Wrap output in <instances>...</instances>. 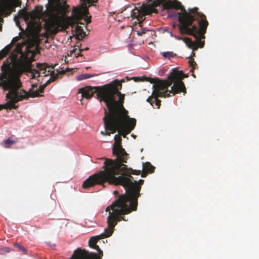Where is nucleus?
Listing matches in <instances>:
<instances>
[{"instance_id": "1", "label": "nucleus", "mask_w": 259, "mask_h": 259, "mask_svg": "<svg viewBox=\"0 0 259 259\" xmlns=\"http://www.w3.org/2000/svg\"><path fill=\"white\" fill-rule=\"evenodd\" d=\"M115 185L122 186L125 190L124 194L120 195L110 205L108 206L105 211L108 212L107 222L109 224V233H112L113 227L121 221H127L123 215L127 214L133 211L137 210L138 199L140 196L141 186L144 181L134 180L132 175H139L141 170H134L127 168L125 164L116 170Z\"/></svg>"}, {"instance_id": "2", "label": "nucleus", "mask_w": 259, "mask_h": 259, "mask_svg": "<svg viewBox=\"0 0 259 259\" xmlns=\"http://www.w3.org/2000/svg\"><path fill=\"white\" fill-rule=\"evenodd\" d=\"M36 67V68H33L32 65H30L27 67L28 71L31 73V78L39 77L41 74L44 76L51 75L50 78L38 88L36 83H32L31 88L28 92H26L24 90L21 89V82L19 79L6 77L2 81L1 84L5 90L9 91L8 93L6 94V98L9 101L4 104L0 105V110L3 109H16L18 108V106L15 104L19 101L27 99L29 97L34 98L42 96L41 95H40L39 93H44L47 85L58 79L60 75L65 73V71L63 70L56 73L54 71L52 70L53 67L47 70V69L49 68V66L46 63H37Z\"/></svg>"}, {"instance_id": "3", "label": "nucleus", "mask_w": 259, "mask_h": 259, "mask_svg": "<svg viewBox=\"0 0 259 259\" xmlns=\"http://www.w3.org/2000/svg\"><path fill=\"white\" fill-rule=\"evenodd\" d=\"M84 7L82 8L74 7L72 10L71 17H67L69 6L64 0H49L46 6V10L44 12V19L49 29H58L63 25H72L84 18V21L88 24L91 22V16H88L89 14L88 7L93 5L94 2L97 1L91 0L90 3L82 1Z\"/></svg>"}, {"instance_id": "4", "label": "nucleus", "mask_w": 259, "mask_h": 259, "mask_svg": "<svg viewBox=\"0 0 259 259\" xmlns=\"http://www.w3.org/2000/svg\"><path fill=\"white\" fill-rule=\"evenodd\" d=\"M124 98L120 97L118 103L109 111L105 108L103 120L105 128L110 130L112 133L118 131V135L125 138L135 128L136 119L128 115V112L123 106Z\"/></svg>"}, {"instance_id": "5", "label": "nucleus", "mask_w": 259, "mask_h": 259, "mask_svg": "<svg viewBox=\"0 0 259 259\" xmlns=\"http://www.w3.org/2000/svg\"><path fill=\"white\" fill-rule=\"evenodd\" d=\"M197 7L193 8L191 10V12L187 14L185 11H183L179 18V22L182 25L180 26V32L181 34H186L194 37L196 39L195 42L198 48L204 47L205 41L201 40L205 38V34L206 31L208 22L204 14L198 12Z\"/></svg>"}, {"instance_id": "6", "label": "nucleus", "mask_w": 259, "mask_h": 259, "mask_svg": "<svg viewBox=\"0 0 259 259\" xmlns=\"http://www.w3.org/2000/svg\"><path fill=\"white\" fill-rule=\"evenodd\" d=\"M124 81V79L121 81L115 79L103 86H86L79 89L78 93L81 94L82 99H91L95 94H97L98 99L105 103L109 111L118 103V100H116L117 97L118 99L121 96L125 97V95L119 91L122 89L121 82Z\"/></svg>"}, {"instance_id": "7", "label": "nucleus", "mask_w": 259, "mask_h": 259, "mask_svg": "<svg viewBox=\"0 0 259 259\" xmlns=\"http://www.w3.org/2000/svg\"><path fill=\"white\" fill-rule=\"evenodd\" d=\"M104 170L90 176L84 181L82 184L83 188L88 189L97 184L103 185L105 183L115 185L116 176L117 174L116 172V169L113 167V165L111 163L108 164L107 162H104Z\"/></svg>"}, {"instance_id": "8", "label": "nucleus", "mask_w": 259, "mask_h": 259, "mask_svg": "<svg viewBox=\"0 0 259 259\" xmlns=\"http://www.w3.org/2000/svg\"><path fill=\"white\" fill-rule=\"evenodd\" d=\"M108 224V227L105 229L104 232L100 235L92 236L90 238L89 241V245L90 247L97 250L98 251V254L93 252H89L85 249L81 248H77L76 249L71 257L69 259H101L103 255V251L100 249L99 246L96 244L97 242L100 239L109 237L113 234L114 227L112 230V233L109 235V224Z\"/></svg>"}, {"instance_id": "9", "label": "nucleus", "mask_w": 259, "mask_h": 259, "mask_svg": "<svg viewBox=\"0 0 259 259\" xmlns=\"http://www.w3.org/2000/svg\"><path fill=\"white\" fill-rule=\"evenodd\" d=\"M145 79L143 80L150 81L153 85V91L151 96L149 97L147 99V102H149L153 108L159 109L161 105V100L159 97H168L170 96L169 91L168 88L170 86L171 82H168L162 80L158 79L154 82L153 79H151L146 77H143Z\"/></svg>"}, {"instance_id": "10", "label": "nucleus", "mask_w": 259, "mask_h": 259, "mask_svg": "<svg viewBox=\"0 0 259 259\" xmlns=\"http://www.w3.org/2000/svg\"><path fill=\"white\" fill-rule=\"evenodd\" d=\"M114 143L112 148L113 154L115 155L117 158L112 160L106 158L104 162H107L108 164L111 163L113 167L117 170L120 167L124 165V163H126L128 158V154L126 153L125 149L122 148L121 145L122 139L121 136L118 135H115L114 136Z\"/></svg>"}, {"instance_id": "11", "label": "nucleus", "mask_w": 259, "mask_h": 259, "mask_svg": "<svg viewBox=\"0 0 259 259\" xmlns=\"http://www.w3.org/2000/svg\"><path fill=\"white\" fill-rule=\"evenodd\" d=\"M152 2V7H157L160 4H162L164 9L168 10V16L170 17H178V20L179 21V18L183 13L184 11H185L187 14L190 13V11L193 8H189L187 11L182 3L179 1H171L169 0L166 2L165 0H150Z\"/></svg>"}, {"instance_id": "12", "label": "nucleus", "mask_w": 259, "mask_h": 259, "mask_svg": "<svg viewBox=\"0 0 259 259\" xmlns=\"http://www.w3.org/2000/svg\"><path fill=\"white\" fill-rule=\"evenodd\" d=\"M187 77L188 75L184 74L182 71H177L169 75L168 76L167 80H162V81H166L168 82H171L170 85L174 83L169 93H172L174 95L181 92L186 93V88L182 80Z\"/></svg>"}, {"instance_id": "13", "label": "nucleus", "mask_w": 259, "mask_h": 259, "mask_svg": "<svg viewBox=\"0 0 259 259\" xmlns=\"http://www.w3.org/2000/svg\"><path fill=\"white\" fill-rule=\"evenodd\" d=\"M21 0H4L0 5V13L5 16L15 11L16 7H20Z\"/></svg>"}, {"instance_id": "14", "label": "nucleus", "mask_w": 259, "mask_h": 259, "mask_svg": "<svg viewBox=\"0 0 259 259\" xmlns=\"http://www.w3.org/2000/svg\"><path fill=\"white\" fill-rule=\"evenodd\" d=\"M149 11L145 4L140 8L136 7L132 11L131 16L134 19H137L139 22H143L145 19V16L149 14Z\"/></svg>"}, {"instance_id": "15", "label": "nucleus", "mask_w": 259, "mask_h": 259, "mask_svg": "<svg viewBox=\"0 0 259 259\" xmlns=\"http://www.w3.org/2000/svg\"><path fill=\"white\" fill-rule=\"evenodd\" d=\"M77 22H76V23H75V24H73V25H70V26L73 28H74L75 34L76 35V38L79 40L82 39L85 35V33L83 31L82 27L81 26H79V24L84 25V23H83L81 22H79V21H77ZM69 25H63L62 26H60V27H62L63 28L66 29L67 28V27Z\"/></svg>"}, {"instance_id": "16", "label": "nucleus", "mask_w": 259, "mask_h": 259, "mask_svg": "<svg viewBox=\"0 0 259 259\" xmlns=\"http://www.w3.org/2000/svg\"><path fill=\"white\" fill-rule=\"evenodd\" d=\"M142 169L143 172L141 175V176L142 177H145L148 173L153 172L155 170V167L151 165L150 162H147L145 163H143Z\"/></svg>"}, {"instance_id": "17", "label": "nucleus", "mask_w": 259, "mask_h": 259, "mask_svg": "<svg viewBox=\"0 0 259 259\" xmlns=\"http://www.w3.org/2000/svg\"><path fill=\"white\" fill-rule=\"evenodd\" d=\"M142 22H139L140 27L139 29L137 30L138 35L143 36L145 33H149V34H150V33H154V31L143 27Z\"/></svg>"}, {"instance_id": "18", "label": "nucleus", "mask_w": 259, "mask_h": 259, "mask_svg": "<svg viewBox=\"0 0 259 259\" xmlns=\"http://www.w3.org/2000/svg\"><path fill=\"white\" fill-rule=\"evenodd\" d=\"M183 41L189 48L192 49L193 50H196L198 49L197 44L195 42L192 41L190 38L185 37L183 39Z\"/></svg>"}, {"instance_id": "19", "label": "nucleus", "mask_w": 259, "mask_h": 259, "mask_svg": "<svg viewBox=\"0 0 259 259\" xmlns=\"http://www.w3.org/2000/svg\"><path fill=\"white\" fill-rule=\"evenodd\" d=\"M12 46L11 45H7L4 49L0 51V60L6 57L11 51Z\"/></svg>"}, {"instance_id": "20", "label": "nucleus", "mask_w": 259, "mask_h": 259, "mask_svg": "<svg viewBox=\"0 0 259 259\" xmlns=\"http://www.w3.org/2000/svg\"><path fill=\"white\" fill-rule=\"evenodd\" d=\"M14 246L15 247H17L18 248V250L19 251L22 252L24 254H27V250L26 248L24 246H23L22 245L20 244L19 243H18V242L14 243Z\"/></svg>"}, {"instance_id": "21", "label": "nucleus", "mask_w": 259, "mask_h": 259, "mask_svg": "<svg viewBox=\"0 0 259 259\" xmlns=\"http://www.w3.org/2000/svg\"><path fill=\"white\" fill-rule=\"evenodd\" d=\"M16 142H17L16 140H12V138L10 137L6 140H4L3 142L5 144L4 147L5 148H9L12 145L15 143Z\"/></svg>"}, {"instance_id": "22", "label": "nucleus", "mask_w": 259, "mask_h": 259, "mask_svg": "<svg viewBox=\"0 0 259 259\" xmlns=\"http://www.w3.org/2000/svg\"><path fill=\"white\" fill-rule=\"evenodd\" d=\"M161 55L165 58L170 59L176 56V54L172 52H165L161 53Z\"/></svg>"}, {"instance_id": "23", "label": "nucleus", "mask_w": 259, "mask_h": 259, "mask_svg": "<svg viewBox=\"0 0 259 259\" xmlns=\"http://www.w3.org/2000/svg\"><path fill=\"white\" fill-rule=\"evenodd\" d=\"M93 76H94V75H91L90 74H83L78 75L77 77V78L78 80H81L91 78V77H93Z\"/></svg>"}, {"instance_id": "24", "label": "nucleus", "mask_w": 259, "mask_h": 259, "mask_svg": "<svg viewBox=\"0 0 259 259\" xmlns=\"http://www.w3.org/2000/svg\"><path fill=\"white\" fill-rule=\"evenodd\" d=\"M189 65L191 67L192 69L191 70V71H192L193 70H194L195 68V66H197V64L195 62V61L193 59H192L191 58L189 60Z\"/></svg>"}, {"instance_id": "25", "label": "nucleus", "mask_w": 259, "mask_h": 259, "mask_svg": "<svg viewBox=\"0 0 259 259\" xmlns=\"http://www.w3.org/2000/svg\"><path fill=\"white\" fill-rule=\"evenodd\" d=\"M105 130H106L105 132H103V131H101V134L102 135H103V136H110L111 135V134H112L110 130H107L106 128H105Z\"/></svg>"}, {"instance_id": "26", "label": "nucleus", "mask_w": 259, "mask_h": 259, "mask_svg": "<svg viewBox=\"0 0 259 259\" xmlns=\"http://www.w3.org/2000/svg\"><path fill=\"white\" fill-rule=\"evenodd\" d=\"M77 52V49H73L71 51H70L69 53H68V56H71L73 54L76 55V52Z\"/></svg>"}, {"instance_id": "27", "label": "nucleus", "mask_w": 259, "mask_h": 259, "mask_svg": "<svg viewBox=\"0 0 259 259\" xmlns=\"http://www.w3.org/2000/svg\"><path fill=\"white\" fill-rule=\"evenodd\" d=\"M154 34H155L154 32V33H150V34H149V33H145L144 35H143V36L145 39H147L150 37L152 36V35H153Z\"/></svg>"}, {"instance_id": "28", "label": "nucleus", "mask_w": 259, "mask_h": 259, "mask_svg": "<svg viewBox=\"0 0 259 259\" xmlns=\"http://www.w3.org/2000/svg\"><path fill=\"white\" fill-rule=\"evenodd\" d=\"M18 13L19 16L21 17H24L25 15V12L23 10H20Z\"/></svg>"}, {"instance_id": "29", "label": "nucleus", "mask_w": 259, "mask_h": 259, "mask_svg": "<svg viewBox=\"0 0 259 259\" xmlns=\"http://www.w3.org/2000/svg\"><path fill=\"white\" fill-rule=\"evenodd\" d=\"M180 24H181V23H180ZM181 25H182V24H181V25H179V24H177V23H174L172 24V27H173V28H176L177 27H179V29H180V26H181Z\"/></svg>"}, {"instance_id": "30", "label": "nucleus", "mask_w": 259, "mask_h": 259, "mask_svg": "<svg viewBox=\"0 0 259 259\" xmlns=\"http://www.w3.org/2000/svg\"><path fill=\"white\" fill-rule=\"evenodd\" d=\"M82 55L81 54V52H80V51H79V52L78 53H76V55H75V57H78L79 56H82Z\"/></svg>"}, {"instance_id": "31", "label": "nucleus", "mask_w": 259, "mask_h": 259, "mask_svg": "<svg viewBox=\"0 0 259 259\" xmlns=\"http://www.w3.org/2000/svg\"><path fill=\"white\" fill-rule=\"evenodd\" d=\"M175 37L177 39H179V40H183V39H184L183 38H182V37H181L180 36H176Z\"/></svg>"}, {"instance_id": "32", "label": "nucleus", "mask_w": 259, "mask_h": 259, "mask_svg": "<svg viewBox=\"0 0 259 259\" xmlns=\"http://www.w3.org/2000/svg\"><path fill=\"white\" fill-rule=\"evenodd\" d=\"M88 50H89V48L87 47V48H85L84 49H79V51H80V52H81L83 51H87Z\"/></svg>"}, {"instance_id": "33", "label": "nucleus", "mask_w": 259, "mask_h": 259, "mask_svg": "<svg viewBox=\"0 0 259 259\" xmlns=\"http://www.w3.org/2000/svg\"><path fill=\"white\" fill-rule=\"evenodd\" d=\"M91 0H88V1H86V0H81V1H83V2H87L88 3H90L91 2Z\"/></svg>"}, {"instance_id": "34", "label": "nucleus", "mask_w": 259, "mask_h": 259, "mask_svg": "<svg viewBox=\"0 0 259 259\" xmlns=\"http://www.w3.org/2000/svg\"><path fill=\"white\" fill-rule=\"evenodd\" d=\"M148 2L149 3V5H150L152 7V2L150 0H148Z\"/></svg>"}, {"instance_id": "35", "label": "nucleus", "mask_w": 259, "mask_h": 259, "mask_svg": "<svg viewBox=\"0 0 259 259\" xmlns=\"http://www.w3.org/2000/svg\"><path fill=\"white\" fill-rule=\"evenodd\" d=\"M114 194L117 196V195L118 194V192L117 191H114Z\"/></svg>"}, {"instance_id": "36", "label": "nucleus", "mask_w": 259, "mask_h": 259, "mask_svg": "<svg viewBox=\"0 0 259 259\" xmlns=\"http://www.w3.org/2000/svg\"><path fill=\"white\" fill-rule=\"evenodd\" d=\"M39 8H40V10L41 11L42 9V7H38Z\"/></svg>"}, {"instance_id": "37", "label": "nucleus", "mask_w": 259, "mask_h": 259, "mask_svg": "<svg viewBox=\"0 0 259 259\" xmlns=\"http://www.w3.org/2000/svg\"><path fill=\"white\" fill-rule=\"evenodd\" d=\"M2 29V26L1 25H0V31H1Z\"/></svg>"}, {"instance_id": "38", "label": "nucleus", "mask_w": 259, "mask_h": 259, "mask_svg": "<svg viewBox=\"0 0 259 259\" xmlns=\"http://www.w3.org/2000/svg\"><path fill=\"white\" fill-rule=\"evenodd\" d=\"M58 32V30H56L55 32V33H57Z\"/></svg>"}]
</instances>
